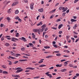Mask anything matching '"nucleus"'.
<instances>
[{
    "mask_svg": "<svg viewBox=\"0 0 79 79\" xmlns=\"http://www.w3.org/2000/svg\"><path fill=\"white\" fill-rule=\"evenodd\" d=\"M67 71V69H63L60 70L61 72H65V71Z\"/></svg>",
    "mask_w": 79,
    "mask_h": 79,
    "instance_id": "nucleus-8",
    "label": "nucleus"
},
{
    "mask_svg": "<svg viewBox=\"0 0 79 79\" xmlns=\"http://www.w3.org/2000/svg\"><path fill=\"white\" fill-rule=\"evenodd\" d=\"M62 33H63V31H60L59 32V34H62Z\"/></svg>",
    "mask_w": 79,
    "mask_h": 79,
    "instance_id": "nucleus-35",
    "label": "nucleus"
},
{
    "mask_svg": "<svg viewBox=\"0 0 79 79\" xmlns=\"http://www.w3.org/2000/svg\"><path fill=\"white\" fill-rule=\"evenodd\" d=\"M19 61L20 62H22V61H27V59L20 60H19Z\"/></svg>",
    "mask_w": 79,
    "mask_h": 79,
    "instance_id": "nucleus-6",
    "label": "nucleus"
},
{
    "mask_svg": "<svg viewBox=\"0 0 79 79\" xmlns=\"http://www.w3.org/2000/svg\"><path fill=\"white\" fill-rule=\"evenodd\" d=\"M11 10V9L10 8L8 10H7V12L8 13H11V11H10V10Z\"/></svg>",
    "mask_w": 79,
    "mask_h": 79,
    "instance_id": "nucleus-30",
    "label": "nucleus"
},
{
    "mask_svg": "<svg viewBox=\"0 0 79 79\" xmlns=\"http://www.w3.org/2000/svg\"><path fill=\"white\" fill-rule=\"evenodd\" d=\"M43 60H44V59H42L41 60L40 62H39V63H43Z\"/></svg>",
    "mask_w": 79,
    "mask_h": 79,
    "instance_id": "nucleus-17",
    "label": "nucleus"
},
{
    "mask_svg": "<svg viewBox=\"0 0 79 79\" xmlns=\"http://www.w3.org/2000/svg\"><path fill=\"white\" fill-rule=\"evenodd\" d=\"M63 26V25L62 24H61L59 25L58 27L59 29H60V28H61V27H62V26Z\"/></svg>",
    "mask_w": 79,
    "mask_h": 79,
    "instance_id": "nucleus-12",
    "label": "nucleus"
},
{
    "mask_svg": "<svg viewBox=\"0 0 79 79\" xmlns=\"http://www.w3.org/2000/svg\"><path fill=\"white\" fill-rule=\"evenodd\" d=\"M77 26V24H75V26L73 27V29H75L76 28Z\"/></svg>",
    "mask_w": 79,
    "mask_h": 79,
    "instance_id": "nucleus-24",
    "label": "nucleus"
},
{
    "mask_svg": "<svg viewBox=\"0 0 79 79\" xmlns=\"http://www.w3.org/2000/svg\"><path fill=\"white\" fill-rule=\"evenodd\" d=\"M45 39H47V38H48V35H45Z\"/></svg>",
    "mask_w": 79,
    "mask_h": 79,
    "instance_id": "nucleus-57",
    "label": "nucleus"
},
{
    "mask_svg": "<svg viewBox=\"0 0 79 79\" xmlns=\"http://www.w3.org/2000/svg\"><path fill=\"white\" fill-rule=\"evenodd\" d=\"M18 21H19V22H21V21H22V20H21V19H18Z\"/></svg>",
    "mask_w": 79,
    "mask_h": 79,
    "instance_id": "nucleus-52",
    "label": "nucleus"
},
{
    "mask_svg": "<svg viewBox=\"0 0 79 79\" xmlns=\"http://www.w3.org/2000/svg\"><path fill=\"white\" fill-rule=\"evenodd\" d=\"M55 52L56 53H58L60 52V51H55Z\"/></svg>",
    "mask_w": 79,
    "mask_h": 79,
    "instance_id": "nucleus-49",
    "label": "nucleus"
},
{
    "mask_svg": "<svg viewBox=\"0 0 79 79\" xmlns=\"http://www.w3.org/2000/svg\"><path fill=\"white\" fill-rule=\"evenodd\" d=\"M32 38L33 39H35V35L32 36Z\"/></svg>",
    "mask_w": 79,
    "mask_h": 79,
    "instance_id": "nucleus-54",
    "label": "nucleus"
},
{
    "mask_svg": "<svg viewBox=\"0 0 79 79\" xmlns=\"http://www.w3.org/2000/svg\"><path fill=\"white\" fill-rule=\"evenodd\" d=\"M59 10H62V7H60L59 8Z\"/></svg>",
    "mask_w": 79,
    "mask_h": 79,
    "instance_id": "nucleus-55",
    "label": "nucleus"
},
{
    "mask_svg": "<svg viewBox=\"0 0 79 79\" xmlns=\"http://www.w3.org/2000/svg\"><path fill=\"white\" fill-rule=\"evenodd\" d=\"M69 12V9H68L66 11V13H68Z\"/></svg>",
    "mask_w": 79,
    "mask_h": 79,
    "instance_id": "nucleus-51",
    "label": "nucleus"
},
{
    "mask_svg": "<svg viewBox=\"0 0 79 79\" xmlns=\"http://www.w3.org/2000/svg\"><path fill=\"white\" fill-rule=\"evenodd\" d=\"M76 76H79V73H77L76 74Z\"/></svg>",
    "mask_w": 79,
    "mask_h": 79,
    "instance_id": "nucleus-64",
    "label": "nucleus"
},
{
    "mask_svg": "<svg viewBox=\"0 0 79 79\" xmlns=\"http://www.w3.org/2000/svg\"><path fill=\"white\" fill-rule=\"evenodd\" d=\"M21 50L22 51H24V50H25V48H21Z\"/></svg>",
    "mask_w": 79,
    "mask_h": 79,
    "instance_id": "nucleus-47",
    "label": "nucleus"
},
{
    "mask_svg": "<svg viewBox=\"0 0 79 79\" xmlns=\"http://www.w3.org/2000/svg\"><path fill=\"white\" fill-rule=\"evenodd\" d=\"M79 1V0H75L74 1V3H77V2Z\"/></svg>",
    "mask_w": 79,
    "mask_h": 79,
    "instance_id": "nucleus-36",
    "label": "nucleus"
},
{
    "mask_svg": "<svg viewBox=\"0 0 79 79\" xmlns=\"http://www.w3.org/2000/svg\"><path fill=\"white\" fill-rule=\"evenodd\" d=\"M71 22H76V21H77V20L73 19H71Z\"/></svg>",
    "mask_w": 79,
    "mask_h": 79,
    "instance_id": "nucleus-14",
    "label": "nucleus"
},
{
    "mask_svg": "<svg viewBox=\"0 0 79 79\" xmlns=\"http://www.w3.org/2000/svg\"><path fill=\"white\" fill-rule=\"evenodd\" d=\"M34 5V3L33 2L31 4L30 6H33Z\"/></svg>",
    "mask_w": 79,
    "mask_h": 79,
    "instance_id": "nucleus-50",
    "label": "nucleus"
},
{
    "mask_svg": "<svg viewBox=\"0 0 79 79\" xmlns=\"http://www.w3.org/2000/svg\"><path fill=\"white\" fill-rule=\"evenodd\" d=\"M53 56H48L46 57V58H50V57H52Z\"/></svg>",
    "mask_w": 79,
    "mask_h": 79,
    "instance_id": "nucleus-23",
    "label": "nucleus"
},
{
    "mask_svg": "<svg viewBox=\"0 0 79 79\" xmlns=\"http://www.w3.org/2000/svg\"><path fill=\"white\" fill-rule=\"evenodd\" d=\"M45 26H46V24H44V25H42L41 27H45Z\"/></svg>",
    "mask_w": 79,
    "mask_h": 79,
    "instance_id": "nucleus-43",
    "label": "nucleus"
},
{
    "mask_svg": "<svg viewBox=\"0 0 79 79\" xmlns=\"http://www.w3.org/2000/svg\"><path fill=\"white\" fill-rule=\"evenodd\" d=\"M39 12H43L44 11V9L43 8H41L39 10Z\"/></svg>",
    "mask_w": 79,
    "mask_h": 79,
    "instance_id": "nucleus-10",
    "label": "nucleus"
},
{
    "mask_svg": "<svg viewBox=\"0 0 79 79\" xmlns=\"http://www.w3.org/2000/svg\"><path fill=\"white\" fill-rule=\"evenodd\" d=\"M66 61V60L63 59V60H61L60 61H61V62H63V61Z\"/></svg>",
    "mask_w": 79,
    "mask_h": 79,
    "instance_id": "nucleus-44",
    "label": "nucleus"
},
{
    "mask_svg": "<svg viewBox=\"0 0 79 79\" xmlns=\"http://www.w3.org/2000/svg\"><path fill=\"white\" fill-rule=\"evenodd\" d=\"M68 47V46H64V48H67Z\"/></svg>",
    "mask_w": 79,
    "mask_h": 79,
    "instance_id": "nucleus-63",
    "label": "nucleus"
},
{
    "mask_svg": "<svg viewBox=\"0 0 79 79\" xmlns=\"http://www.w3.org/2000/svg\"><path fill=\"white\" fill-rule=\"evenodd\" d=\"M9 58H11V59H15V58H16L13 57H12L10 56H9Z\"/></svg>",
    "mask_w": 79,
    "mask_h": 79,
    "instance_id": "nucleus-26",
    "label": "nucleus"
},
{
    "mask_svg": "<svg viewBox=\"0 0 79 79\" xmlns=\"http://www.w3.org/2000/svg\"><path fill=\"white\" fill-rule=\"evenodd\" d=\"M47 30H48V28L46 27L45 29L44 30L45 31H47Z\"/></svg>",
    "mask_w": 79,
    "mask_h": 79,
    "instance_id": "nucleus-60",
    "label": "nucleus"
},
{
    "mask_svg": "<svg viewBox=\"0 0 79 79\" xmlns=\"http://www.w3.org/2000/svg\"><path fill=\"white\" fill-rule=\"evenodd\" d=\"M30 69H31V70H34V69H35L34 68L30 67Z\"/></svg>",
    "mask_w": 79,
    "mask_h": 79,
    "instance_id": "nucleus-46",
    "label": "nucleus"
},
{
    "mask_svg": "<svg viewBox=\"0 0 79 79\" xmlns=\"http://www.w3.org/2000/svg\"><path fill=\"white\" fill-rule=\"evenodd\" d=\"M14 31V30H11V31H10V32L11 33H13V31Z\"/></svg>",
    "mask_w": 79,
    "mask_h": 79,
    "instance_id": "nucleus-61",
    "label": "nucleus"
},
{
    "mask_svg": "<svg viewBox=\"0 0 79 79\" xmlns=\"http://www.w3.org/2000/svg\"><path fill=\"white\" fill-rule=\"evenodd\" d=\"M53 15H52L51 16V17H50V19H52V18H53Z\"/></svg>",
    "mask_w": 79,
    "mask_h": 79,
    "instance_id": "nucleus-59",
    "label": "nucleus"
},
{
    "mask_svg": "<svg viewBox=\"0 0 79 79\" xmlns=\"http://www.w3.org/2000/svg\"><path fill=\"white\" fill-rule=\"evenodd\" d=\"M15 13L16 14H18V13H19V10H15Z\"/></svg>",
    "mask_w": 79,
    "mask_h": 79,
    "instance_id": "nucleus-15",
    "label": "nucleus"
},
{
    "mask_svg": "<svg viewBox=\"0 0 79 79\" xmlns=\"http://www.w3.org/2000/svg\"><path fill=\"white\" fill-rule=\"evenodd\" d=\"M5 45L6 47H7L8 46H10V44H9L8 43H6V44H5Z\"/></svg>",
    "mask_w": 79,
    "mask_h": 79,
    "instance_id": "nucleus-29",
    "label": "nucleus"
},
{
    "mask_svg": "<svg viewBox=\"0 0 79 79\" xmlns=\"http://www.w3.org/2000/svg\"><path fill=\"white\" fill-rule=\"evenodd\" d=\"M44 48H46V49H47V48H50V46H44Z\"/></svg>",
    "mask_w": 79,
    "mask_h": 79,
    "instance_id": "nucleus-25",
    "label": "nucleus"
},
{
    "mask_svg": "<svg viewBox=\"0 0 79 79\" xmlns=\"http://www.w3.org/2000/svg\"><path fill=\"white\" fill-rule=\"evenodd\" d=\"M53 69V67H52L49 68V69L50 70Z\"/></svg>",
    "mask_w": 79,
    "mask_h": 79,
    "instance_id": "nucleus-48",
    "label": "nucleus"
},
{
    "mask_svg": "<svg viewBox=\"0 0 79 79\" xmlns=\"http://www.w3.org/2000/svg\"><path fill=\"white\" fill-rule=\"evenodd\" d=\"M4 24H1L0 25V27H3Z\"/></svg>",
    "mask_w": 79,
    "mask_h": 79,
    "instance_id": "nucleus-40",
    "label": "nucleus"
},
{
    "mask_svg": "<svg viewBox=\"0 0 79 79\" xmlns=\"http://www.w3.org/2000/svg\"><path fill=\"white\" fill-rule=\"evenodd\" d=\"M73 18L74 19H76V18H77V17L73 16Z\"/></svg>",
    "mask_w": 79,
    "mask_h": 79,
    "instance_id": "nucleus-56",
    "label": "nucleus"
},
{
    "mask_svg": "<svg viewBox=\"0 0 79 79\" xmlns=\"http://www.w3.org/2000/svg\"><path fill=\"white\" fill-rule=\"evenodd\" d=\"M56 21L57 22H58V21H61V19H59L56 20Z\"/></svg>",
    "mask_w": 79,
    "mask_h": 79,
    "instance_id": "nucleus-39",
    "label": "nucleus"
},
{
    "mask_svg": "<svg viewBox=\"0 0 79 79\" xmlns=\"http://www.w3.org/2000/svg\"><path fill=\"white\" fill-rule=\"evenodd\" d=\"M6 19H7L9 23H10V22L11 21V19H10V18L9 17H7V18H6Z\"/></svg>",
    "mask_w": 79,
    "mask_h": 79,
    "instance_id": "nucleus-3",
    "label": "nucleus"
},
{
    "mask_svg": "<svg viewBox=\"0 0 79 79\" xmlns=\"http://www.w3.org/2000/svg\"><path fill=\"white\" fill-rule=\"evenodd\" d=\"M79 38H78V39H77L76 40V41H75V43H77V42H78V41H79Z\"/></svg>",
    "mask_w": 79,
    "mask_h": 79,
    "instance_id": "nucleus-45",
    "label": "nucleus"
},
{
    "mask_svg": "<svg viewBox=\"0 0 79 79\" xmlns=\"http://www.w3.org/2000/svg\"><path fill=\"white\" fill-rule=\"evenodd\" d=\"M52 44H54L55 45V44H56V42H55V41H53L52 42Z\"/></svg>",
    "mask_w": 79,
    "mask_h": 79,
    "instance_id": "nucleus-62",
    "label": "nucleus"
},
{
    "mask_svg": "<svg viewBox=\"0 0 79 79\" xmlns=\"http://www.w3.org/2000/svg\"><path fill=\"white\" fill-rule=\"evenodd\" d=\"M2 74H8V73L6 71H3Z\"/></svg>",
    "mask_w": 79,
    "mask_h": 79,
    "instance_id": "nucleus-20",
    "label": "nucleus"
},
{
    "mask_svg": "<svg viewBox=\"0 0 79 79\" xmlns=\"http://www.w3.org/2000/svg\"><path fill=\"white\" fill-rule=\"evenodd\" d=\"M30 8L31 10H33V9H34V6H30Z\"/></svg>",
    "mask_w": 79,
    "mask_h": 79,
    "instance_id": "nucleus-31",
    "label": "nucleus"
},
{
    "mask_svg": "<svg viewBox=\"0 0 79 79\" xmlns=\"http://www.w3.org/2000/svg\"><path fill=\"white\" fill-rule=\"evenodd\" d=\"M23 71V69H20L19 70H17V71L15 72L16 73H20V72H21V71Z\"/></svg>",
    "mask_w": 79,
    "mask_h": 79,
    "instance_id": "nucleus-5",
    "label": "nucleus"
},
{
    "mask_svg": "<svg viewBox=\"0 0 79 79\" xmlns=\"http://www.w3.org/2000/svg\"><path fill=\"white\" fill-rule=\"evenodd\" d=\"M65 9L64 10V11H65L68 10V8L67 7H66L65 8Z\"/></svg>",
    "mask_w": 79,
    "mask_h": 79,
    "instance_id": "nucleus-53",
    "label": "nucleus"
},
{
    "mask_svg": "<svg viewBox=\"0 0 79 79\" xmlns=\"http://www.w3.org/2000/svg\"><path fill=\"white\" fill-rule=\"evenodd\" d=\"M62 66V64H60V65L59 64H57L56 65V67H61Z\"/></svg>",
    "mask_w": 79,
    "mask_h": 79,
    "instance_id": "nucleus-13",
    "label": "nucleus"
},
{
    "mask_svg": "<svg viewBox=\"0 0 79 79\" xmlns=\"http://www.w3.org/2000/svg\"><path fill=\"white\" fill-rule=\"evenodd\" d=\"M19 35V33H16V35H15V36L16 37H19V35Z\"/></svg>",
    "mask_w": 79,
    "mask_h": 79,
    "instance_id": "nucleus-38",
    "label": "nucleus"
},
{
    "mask_svg": "<svg viewBox=\"0 0 79 79\" xmlns=\"http://www.w3.org/2000/svg\"><path fill=\"white\" fill-rule=\"evenodd\" d=\"M45 27H43L41 29V32H43L45 29Z\"/></svg>",
    "mask_w": 79,
    "mask_h": 79,
    "instance_id": "nucleus-19",
    "label": "nucleus"
},
{
    "mask_svg": "<svg viewBox=\"0 0 79 79\" xmlns=\"http://www.w3.org/2000/svg\"><path fill=\"white\" fill-rule=\"evenodd\" d=\"M49 73H50L48 72L46 73L45 74H46V75H47V76H50V74H49Z\"/></svg>",
    "mask_w": 79,
    "mask_h": 79,
    "instance_id": "nucleus-18",
    "label": "nucleus"
},
{
    "mask_svg": "<svg viewBox=\"0 0 79 79\" xmlns=\"http://www.w3.org/2000/svg\"><path fill=\"white\" fill-rule=\"evenodd\" d=\"M52 29H54L55 30H56V28L55 27H52Z\"/></svg>",
    "mask_w": 79,
    "mask_h": 79,
    "instance_id": "nucleus-42",
    "label": "nucleus"
},
{
    "mask_svg": "<svg viewBox=\"0 0 79 79\" xmlns=\"http://www.w3.org/2000/svg\"><path fill=\"white\" fill-rule=\"evenodd\" d=\"M11 39H12L11 40L13 42H16V40H19L18 39L16 38L15 37L11 38Z\"/></svg>",
    "mask_w": 79,
    "mask_h": 79,
    "instance_id": "nucleus-1",
    "label": "nucleus"
},
{
    "mask_svg": "<svg viewBox=\"0 0 79 79\" xmlns=\"http://www.w3.org/2000/svg\"><path fill=\"white\" fill-rule=\"evenodd\" d=\"M21 69V67H19V68H16L15 70H17L18 69Z\"/></svg>",
    "mask_w": 79,
    "mask_h": 79,
    "instance_id": "nucleus-32",
    "label": "nucleus"
},
{
    "mask_svg": "<svg viewBox=\"0 0 79 79\" xmlns=\"http://www.w3.org/2000/svg\"><path fill=\"white\" fill-rule=\"evenodd\" d=\"M61 55V54H60V53H58L56 54V56H60Z\"/></svg>",
    "mask_w": 79,
    "mask_h": 79,
    "instance_id": "nucleus-28",
    "label": "nucleus"
},
{
    "mask_svg": "<svg viewBox=\"0 0 79 79\" xmlns=\"http://www.w3.org/2000/svg\"><path fill=\"white\" fill-rule=\"evenodd\" d=\"M56 10V9H54L53 10H52V11L50 12L49 13L50 14H52V13H54L55 11Z\"/></svg>",
    "mask_w": 79,
    "mask_h": 79,
    "instance_id": "nucleus-7",
    "label": "nucleus"
},
{
    "mask_svg": "<svg viewBox=\"0 0 79 79\" xmlns=\"http://www.w3.org/2000/svg\"><path fill=\"white\" fill-rule=\"evenodd\" d=\"M42 22H39L38 24H37V26H42Z\"/></svg>",
    "mask_w": 79,
    "mask_h": 79,
    "instance_id": "nucleus-11",
    "label": "nucleus"
},
{
    "mask_svg": "<svg viewBox=\"0 0 79 79\" xmlns=\"http://www.w3.org/2000/svg\"><path fill=\"white\" fill-rule=\"evenodd\" d=\"M38 33L39 34H40V32H41V29L39 28V29H38Z\"/></svg>",
    "mask_w": 79,
    "mask_h": 79,
    "instance_id": "nucleus-9",
    "label": "nucleus"
},
{
    "mask_svg": "<svg viewBox=\"0 0 79 79\" xmlns=\"http://www.w3.org/2000/svg\"><path fill=\"white\" fill-rule=\"evenodd\" d=\"M18 2H14V3H13L12 4V6H15V5H17V4H18Z\"/></svg>",
    "mask_w": 79,
    "mask_h": 79,
    "instance_id": "nucleus-2",
    "label": "nucleus"
},
{
    "mask_svg": "<svg viewBox=\"0 0 79 79\" xmlns=\"http://www.w3.org/2000/svg\"><path fill=\"white\" fill-rule=\"evenodd\" d=\"M73 33L74 34H76V35H77V34H78V33L75 31H73Z\"/></svg>",
    "mask_w": 79,
    "mask_h": 79,
    "instance_id": "nucleus-41",
    "label": "nucleus"
},
{
    "mask_svg": "<svg viewBox=\"0 0 79 79\" xmlns=\"http://www.w3.org/2000/svg\"><path fill=\"white\" fill-rule=\"evenodd\" d=\"M33 31L34 32H37L38 31V29H33Z\"/></svg>",
    "mask_w": 79,
    "mask_h": 79,
    "instance_id": "nucleus-16",
    "label": "nucleus"
},
{
    "mask_svg": "<svg viewBox=\"0 0 79 79\" xmlns=\"http://www.w3.org/2000/svg\"><path fill=\"white\" fill-rule=\"evenodd\" d=\"M69 66H70V67H72L73 68V65L70 64H69Z\"/></svg>",
    "mask_w": 79,
    "mask_h": 79,
    "instance_id": "nucleus-37",
    "label": "nucleus"
},
{
    "mask_svg": "<svg viewBox=\"0 0 79 79\" xmlns=\"http://www.w3.org/2000/svg\"><path fill=\"white\" fill-rule=\"evenodd\" d=\"M58 5H59V3H56L55 5V6H58Z\"/></svg>",
    "mask_w": 79,
    "mask_h": 79,
    "instance_id": "nucleus-58",
    "label": "nucleus"
},
{
    "mask_svg": "<svg viewBox=\"0 0 79 79\" xmlns=\"http://www.w3.org/2000/svg\"><path fill=\"white\" fill-rule=\"evenodd\" d=\"M53 46H54V47H55V48H58V46L57 45H56V44L53 45Z\"/></svg>",
    "mask_w": 79,
    "mask_h": 79,
    "instance_id": "nucleus-33",
    "label": "nucleus"
},
{
    "mask_svg": "<svg viewBox=\"0 0 79 79\" xmlns=\"http://www.w3.org/2000/svg\"><path fill=\"white\" fill-rule=\"evenodd\" d=\"M44 66H46V65L44 64L40 65V66H39V67H44Z\"/></svg>",
    "mask_w": 79,
    "mask_h": 79,
    "instance_id": "nucleus-21",
    "label": "nucleus"
},
{
    "mask_svg": "<svg viewBox=\"0 0 79 79\" xmlns=\"http://www.w3.org/2000/svg\"><path fill=\"white\" fill-rule=\"evenodd\" d=\"M21 39L22 40H23L24 42H27V40H26V38H24V37H22L21 38Z\"/></svg>",
    "mask_w": 79,
    "mask_h": 79,
    "instance_id": "nucleus-4",
    "label": "nucleus"
},
{
    "mask_svg": "<svg viewBox=\"0 0 79 79\" xmlns=\"http://www.w3.org/2000/svg\"><path fill=\"white\" fill-rule=\"evenodd\" d=\"M19 61H15L14 62H13V64H16L18 63Z\"/></svg>",
    "mask_w": 79,
    "mask_h": 79,
    "instance_id": "nucleus-34",
    "label": "nucleus"
},
{
    "mask_svg": "<svg viewBox=\"0 0 79 79\" xmlns=\"http://www.w3.org/2000/svg\"><path fill=\"white\" fill-rule=\"evenodd\" d=\"M18 56H21V54H16L15 55V56H16V57H18Z\"/></svg>",
    "mask_w": 79,
    "mask_h": 79,
    "instance_id": "nucleus-22",
    "label": "nucleus"
},
{
    "mask_svg": "<svg viewBox=\"0 0 79 79\" xmlns=\"http://www.w3.org/2000/svg\"><path fill=\"white\" fill-rule=\"evenodd\" d=\"M4 39H5V36H3L1 38V40H2V41H3V40Z\"/></svg>",
    "mask_w": 79,
    "mask_h": 79,
    "instance_id": "nucleus-27",
    "label": "nucleus"
}]
</instances>
